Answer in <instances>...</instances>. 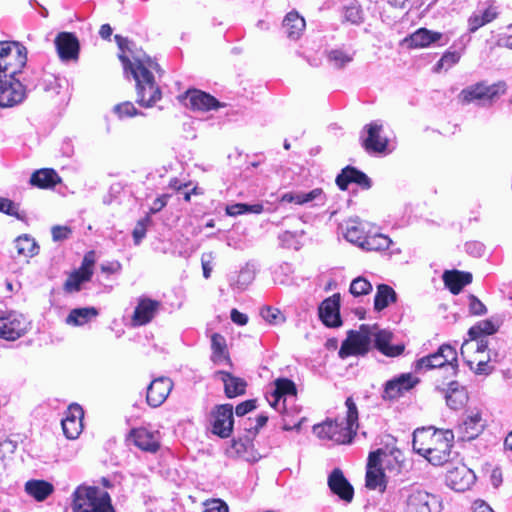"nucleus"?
<instances>
[{
    "label": "nucleus",
    "instance_id": "nucleus-43",
    "mask_svg": "<svg viewBox=\"0 0 512 512\" xmlns=\"http://www.w3.org/2000/svg\"><path fill=\"white\" fill-rule=\"evenodd\" d=\"M396 301L395 291L386 284H380L377 286V292L374 298V309L376 311H382L389 306L390 303Z\"/></svg>",
    "mask_w": 512,
    "mask_h": 512
},
{
    "label": "nucleus",
    "instance_id": "nucleus-58",
    "mask_svg": "<svg viewBox=\"0 0 512 512\" xmlns=\"http://www.w3.org/2000/svg\"><path fill=\"white\" fill-rule=\"evenodd\" d=\"M466 252L474 257H480L484 253V245L478 241H471L465 244Z\"/></svg>",
    "mask_w": 512,
    "mask_h": 512
},
{
    "label": "nucleus",
    "instance_id": "nucleus-55",
    "mask_svg": "<svg viewBox=\"0 0 512 512\" xmlns=\"http://www.w3.org/2000/svg\"><path fill=\"white\" fill-rule=\"evenodd\" d=\"M0 212L9 216H14L17 219H21L22 216L19 214V206L12 200L4 197H0Z\"/></svg>",
    "mask_w": 512,
    "mask_h": 512
},
{
    "label": "nucleus",
    "instance_id": "nucleus-29",
    "mask_svg": "<svg viewBox=\"0 0 512 512\" xmlns=\"http://www.w3.org/2000/svg\"><path fill=\"white\" fill-rule=\"evenodd\" d=\"M330 490L345 502H351L354 496V489L344 477L340 469H334L328 477Z\"/></svg>",
    "mask_w": 512,
    "mask_h": 512
},
{
    "label": "nucleus",
    "instance_id": "nucleus-36",
    "mask_svg": "<svg viewBox=\"0 0 512 512\" xmlns=\"http://www.w3.org/2000/svg\"><path fill=\"white\" fill-rule=\"evenodd\" d=\"M306 27L305 20L296 11L289 12L283 20V29L291 40H298Z\"/></svg>",
    "mask_w": 512,
    "mask_h": 512
},
{
    "label": "nucleus",
    "instance_id": "nucleus-28",
    "mask_svg": "<svg viewBox=\"0 0 512 512\" xmlns=\"http://www.w3.org/2000/svg\"><path fill=\"white\" fill-rule=\"evenodd\" d=\"M351 183H355L363 189L371 187V180L365 173L355 167L347 166L336 177V184L339 189L346 190Z\"/></svg>",
    "mask_w": 512,
    "mask_h": 512
},
{
    "label": "nucleus",
    "instance_id": "nucleus-62",
    "mask_svg": "<svg viewBox=\"0 0 512 512\" xmlns=\"http://www.w3.org/2000/svg\"><path fill=\"white\" fill-rule=\"evenodd\" d=\"M245 208H246V204H244V203L228 205L226 207V214L229 216L242 215V214H245Z\"/></svg>",
    "mask_w": 512,
    "mask_h": 512
},
{
    "label": "nucleus",
    "instance_id": "nucleus-54",
    "mask_svg": "<svg viewBox=\"0 0 512 512\" xmlns=\"http://www.w3.org/2000/svg\"><path fill=\"white\" fill-rule=\"evenodd\" d=\"M262 318L270 324H276L284 320V317L279 309L274 307H264L260 312Z\"/></svg>",
    "mask_w": 512,
    "mask_h": 512
},
{
    "label": "nucleus",
    "instance_id": "nucleus-40",
    "mask_svg": "<svg viewBox=\"0 0 512 512\" xmlns=\"http://www.w3.org/2000/svg\"><path fill=\"white\" fill-rule=\"evenodd\" d=\"M99 312L95 307L75 308L70 311L66 323L71 326H83L98 316Z\"/></svg>",
    "mask_w": 512,
    "mask_h": 512
},
{
    "label": "nucleus",
    "instance_id": "nucleus-33",
    "mask_svg": "<svg viewBox=\"0 0 512 512\" xmlns=\"http://www.w3.org/2000/svg\"><path fill=\"white\" fill-rule=\"evenodd\" d=\"M319 317L329 327L341 324L339 314V299L336 296L325 299L319 306Z\"/></svg>",
    "mask_w": 512,
    "mask_h": 512
},
{
    "label": "nucleus",
    "instance_id": "nucleus-17",
    "mask_svg": "<svg viewBox=\"0 0 512 512\" xmlns=\"http://www.w3.org/2000/svg\"><path fill=\"white\" fill-rule=\"evenodd\" d=\"M370 455H376L375 461L378 466L389 477H396L401 474L403 469L402 453L399 450H383L378 449L371 452Z\"/></svg>",
    "mask_w": 512,
    "mask_h": 512
},
{
    "label": "nucleus",
    "instance_id": "nucleus-16",
    "mask_svg": "<svg viewBox=\"0 0 512 512\" xmlns=\"http://www.w3.org/2000/svg\"><path fill=\"white\" fill-rule=\"evenodd\" d=\"M418 382L419 379L411 373L401 374L386 382L382 398L390 401L396 400L415 387Z\"/></svg>",
    "mask_w": 512,
    "mask_h": 512
},
{
    "label": "nucleus",
    "instance_id": "nucleus-15",
    "mask_svg": "<svg viewBox=\"0 0 512 512\" xmlns=\"http://www.w3.org/2000/svg\"><path fill=\"white\" fill-rule=\"evenodd\" d=\"M161 303L148 297H140L134 308L131 323L134 327L144 326L150 323L159 313Z\"/></svg>",
    "mask_w": 512,
    "mask_h": 512
},
{
    "label": "nucleus",
    "instance_id": "nucleus-53",
    "mask_svg": "<svg viewBox=\"0 0 512 512\" xmlns=\"http://www.w3.org/2000/svg\"><path fill=\"white\" fill-rule=\"evenodd\" d=\"M203 506V512H229L227 503L219 498L208 499L203 503Z\"/></svg>",
    "mask_w": 512,
    "mask_h": 512
},
{
    "label": "nucleus",
    "instance_id": "nucleus-22",
    "mask_svg": "<svg viewBox=\"0 0 512 512\" xmlns=\"http://www.w3.org/2000/svg\"><path fill=\"white\" fill-rule=\"evenodd\" d=\"M133 443L141 450L155 453L160 448V432L146 427L135 428L130 433Z\"/></svg>",
    "mask_w": 512,
    "mask_h": 512
},
{
    "label": "nucleus",
    "instance_id": "nucleus-23",
    "mask_svg": "<svg viewBox=\"0 0 512 512\" xmlns=\"http://www.w3.org/2000/svg\"><path fill=\"white\" fill-rule=\"evenodd\" d=\"M366 137L363 138V146L369 153H386L388 151V139L382 136V124L375 121L365 126Z\"/></svg>",
    "mask_w": 512,
    "mask_h": 512
},
{
    "label": "nucleus",
    "instance_id": "nucleus-31",
    "mask_svg": "<svg viewBox=\"0 0 512 512\" xmlns=\"http://www.w3.org/2000/svg\"><path fill=\"white\" fill-rule=\"evenodd\" d=\"M486 7L483 10L475 11L468 18V30L470 33H475L482 26L495 20L499 14V8L493 1L485 3Z\"/></svg>",
    "mask_w": 512,
    "mask_h": 512
},
{
    "label": "nucleus",
    "instance_id": "nucleus-4",
    "mask_svg": "<svg viewBox=\"0 0 512 512\" xmlns=\"http://www.w3.org/2000/svg\"><path fill=\"white\" fill-rule=\"evenodd\" d=\"M71 500L73 512H114L109 493L96 486L79 485Z\"/></svg>",
    "mask_w": 512,
    "mask_h": 512
},
{
    "label": "nucleus",
    "instance_id": "nucleus-50",
    "mask_svg": "<svg viewBox=\"0 0 512 512\" xmlns=\"http://www.w3.org/2000/svg\"><path fill=\"white\" fill-rule=\"evenodd\" d=\"M349 290L354 296L367 295L372 291V284L364 277H357L351 282Z\"/></svg>",
    "mask_w": 512,
    "mask_h": 512
},
{
    "label": "nucleus",
    "instance_id": "nucleus-25",
    "mask_svg": "<svg viewBox=\"0 0 512 512\" xmlns=\"http://www.w3.org/2000/svg\"><path fill=\"white\" fill-rule=\"evenodd\" d=\"M173 388L172 381L167 377H159L151 382L147 388L146 400L149 406H161Z\"/></svg>",
    "mask_w": 512,
    "mask_h": 512
},
{
    "label": "nucleus",
    "instance_id": "nucleus-30",
    "mask_svg": "<svg viewBox=\"0 0 512 512\" xmlns=\"http://www.w3.org/2000/svg\"><path fill=\"white\" fill-rule=\"evenodd\" d=\"M443 37L444 35L440 32H434L426 28H419L414 33L406 37L403 42L408 48H427L442 40Z\"/></svg>",
    "mask_w": 512,
    "mask_h": 512
},
{
    "label": "nucleus",
    "instance_id": "nucleus-39",
    "mask_svg": "<svg viewBox=\"0 0 512 512\" xmlns=\"http://www.w3.org/2000/svg\"><path fill=\"white\" fill-rule=\"evenodd\" d=\"M392 245L393 241L390 237L382 233H377L374 231L373 227L366 235V239L362 244L361 249L365 251H384L389 249Z\"/></svg>",
    "mask_w": 512,
    "mask_h": 512
},
{
    "label": "nucleus",
    "instance_id": "nucleus-5",
    "mask_svg": "<svg viewBox=\"0 0 512 512\" xmlns=\"http://www.w3.org/2000/svg\"><path fill=\"white\" fill-rule=\"evenodd\" d=\"M444 369L447 377H455L458 370L457 351L449 344L441 345L435 353L421 357L413 364L416 373L431 369Z\"/></svg>",
    "mask_w": 512,
    "mask_h": 512
},
{
    "label": "nucleus",
    "instance_id": "nucleus-51",
    "mask_svg": "<svg viewBox=\"0 0 512 512\" xmlns=\"http://www.w3.org/2000/svg\"><path fill=\"white\" fill-rule=\"evenodd\" d=\"M363 11L359 5L352 3L345 7L344 20L351 24L358 25L363 22Z\"/></svg>",
    "mask_w": 512,
    "mask_h": 512
},
{
    "label": "nucleus",
    "instance_id": "nucleus-1",
    "mask_svg": "<svg viewBox=\"0 0 512 512\" xmlns=\"http://www.w3.org/2000/svg\"><path fill=\"white\" fill-rule=\"evenodd\" d=\"M126 74L130 73L136 82L137 103L145 108L153 107L161 98L162 91L155 81L154 73L161 74L159 64L143 52L129 59L119 56Z\"/></svg>",
    "mask_w": 512,
    "mask_h": 512
},
{
    "label": "nucleus",
    "instance_id": "nucleus-63",
    "mask_svg": "<svg viewBox=\"0 0 512 512\" xmlns=\"http://www.w3.org/2000/svg\"><path fill=\"white\" fill-rule=\"evenodd\" d=\"M231 320L238 325H245L248 321L247 315L241 313L237 309H232L231 311Z\"/></svg>",
    "mask_w": 512,
    "mask_h": 512
},
{
    "label": "nucleus",
    "instance_id": "nucleus-9",
    "mask_svg": "<svg viewBox=\"0 0 512 512\" xmlns=\"http://www.w3.org/2000/svg\"><path fill=\"white\" fill-rule=\"evenodd\" d=\"M29 321L16 311H0V338L15 341L27 333Z\"/></svg>",
    "mask_w": 512,
    "mask_h": 512
},
{
    "label": "nucleus",
    "instance_id": "nucleus-14",
    "mask_svg": "<svg viewBox=\"0 0 512 512\" xmlns=\"http://www.w3.org/2000/svg\"><path fill=\"white\" fill-rule=\"evenodd\" d=\"M212 417V432L221 438L229 437L234 425L233 406L231 404L216 406Z\"/></svg>",
    "mask_w": 512,
    "mask_h": 512
},
{
    "label": "nucleus",
    "instance_id": "nucleus-19",
    "mask_svg": "<svg viewBox=\"0 0 512 512\" xmlns=\"http://www.w3.org/2000/svg\"><path fill=\"white\" fill-rule=\"evenodd\" d=\"M184 104L186 107L198 112H208L225 106V104L219 102L212 95L196 89L189 90L186 93Z\"/></svg>",
    "mask_w": 512,
    "mask_h": 512
},
{
    "label": "nucleus",
    "instance_id": "nucleus-34",
    "mask_svg": "<svg viewBox=\"0 0 512 512\" xmlns=\"http://www.w3.org/2000/svg\"><path fill=\"white\" fill-rule=\"evenodd\" d=\"M216 375L223 382L225 395L228 398H234L245 393L246 382L244 379L225 371H218Z\"/></svg>",
    "mask_w": 512,
    "mask_h": 512
},
{
    "label": "nucleus",
    "instance_id": "nucleus-57",
    "mask_svg": "<svg viewBox=\"0 0 512 512\" xmlns=\"http://www.w3.org/2000/svg\"><path fill=\"white\" fill-rule=\"evenodd\" d=\"M247 444L248 441L246 440H233L230 448L227 450V453L230 456H241L246 451Z\"/></svg>",
    "mask_w": 512,
    "mask_h": 512
},
{
    "label": "nucleus",
    "instance_id": "nucleus-8",
    "mask_svg": "<svg viewBox=\"0 0 512 512\" xmlns=\"http://www.w3.org/2000/svg\"><path fill=\"white\" fill-rule=\"evenodd\" d=\"M374 325H361L359 330L350 331L347 339L342 343L339 355L346 358L351 355L366 354L373 342Z\"/></svg>",
    "mask_w": 512,
    "mask_h": 512
},
{
    "label": "nucleus",
    "instance_id": "nucleus-37",
    "mask_svg": "<svg viewBox=\"0 0 512 512\" xmlns=\"http://www.w3.org/2000/svg\"><path fill=\"white\" fill-rule=\"evenodd\" d=\"M61 178L53 169L43 168L35 171L30 177V184L41 189H50L60 183Z\"/></svg>",
    "mask_w": 512,
    "mask_h": 512
},
{
    "label": "nucleus",
    "instance_id": "nucleus-24",
    "mask_svg": "<svg viewBox=\"0 0 512 512\" xmlns=\"http://www.w3.org/2000/svg\"><path fill=\"white\" fill-rule=\"evenodd\" d=\"M25 97L24 86L15 79L0 82V107H12L23 101Z\"/></svg>",
    "mask_w": 512,
    "mask_h": 512
},
{
    "label": "nucleus",
    "instance_id": "nucleus-47",
    "mask_svg": "<svg viewBox=\"0 0 512 512\" xmlns=\"http://www.w3.org/2000/svg\"><path fill=\"white\" fill-rule=\"evenodd\" d=\"M497 329V326L491 320H482L469 329L468 335L470 340L473 341L486 335H492L497 332Z\"/></svg>",
    "mask_w": 512,
    "mask_h": 512
},
{
    "label": "nucleus",
    "instance_id": "nucleus-20",
    "mask_svg": "<svg viewBox=\"0 0 512 512\" xmlns=\"http://www.w3.org/2000/svg\"><path fill=\"white\" fill-rule=\"evenodd\" d=\"M373 225L358 218L348 219L340 225V230L344 238L361 248Z\"/></svg>",
    "mask_w": 512,
    "mask_h": 512
},
{
    "label": "nucleus",
    "instance_id": "nucleus-18",
    "mask_svg": "<svg viewBox=\"0 0 512 512\" xmlns=\"http://www.w3.org/2000/svg\"><path fill=\"white\" fill-rule=\"evenodd\" d=\"M475 479L474 472L465 464H458L446 473L447 485L457 492L468 490L474 484Z\"/></svg>",
    "mask_w": 512,
    "mask_h": 512
},
{
    "label": "nucleus",
    "instance_id": "nucleus-49",
    "mask_svg": "<svg viewBox=\"0 0 512 512\" xmlns=\"http://www.w3.org/2000/svg\"><path fill=\"white\" fill-rule=\"evenodd\" d=\"M460 57V53L457 51L445 52L440 60L436 63L434 71L439 72L442 69L448 70L459 62Z\"/></svg>",
    "mask_w": 512,
    "mask_h": 512
},
{
    "label": "nucleus",
    "instance_id": "nucleus-10",
    "mask_svg": "<svg viewBox=\"0 0 512 512\" xmlns=\"http://www.w3.org/2000/svg\"><path fill=\"white\" fill-rule=\"evenodd\" d=\"M26 48L18 42H0V64L9 75L16 74L26 64Z\"/></svg>",
    "mask_w": 512,
    "mask_h": 512
},
{
    "label": "nucleus",
    "instance_id": "nucleus-38",
    "mask_svg": "<svg viewBox=\"0 0 512 512\" xmlns=\"http://www.w3.org/2000/svg\"><path fill=\"white\" fill-rule=\"evenodd\" d=\"M443 281L445 286L453 293L458 294L462 288L471 283L472 275L466 272L457 270L445 271L443 274Z\"/></svg>",
    "mask_w": 512,
    "mask_h": 512
},
{
    "label": "nucleus",
    "instance_id": "nucleus-6",
    "mask_svg": "<svg viewBox=\"0 0 512 512\" xmlns=\"http://www.w3.org/2000/svg\"><path fill=\"white\" fill-rule=\"evenodd\" d=\"M506 92V84L497 82L488 84L479 82L464 88L457 96L462 104L477 103L479 105H491L496 99Z\"/></svg>",
    "mask_w": 512,
    "mask_h": 512
},
{
    "label": "nucleus",
    "instance_id": "nucleus-42",
    "mask_svg": "<svg viewBox=\"0 0 512 512\" xmlns=\"http://www.w3.org/2000/svg\"><path fill=\"white\" fill-rule=\"evenodd\" d=\"M211 349V359L215 364L222 365L229 363L230 359L227 352L226 340L222 335L214 333L211 336Z\"/></svg>",
    "mask_w": 512,
    "mask_h": 512
},
{
    "label": "nucleus",
    "instance_id": "nucleus-35",
    "mask_svg": "<svg viewBox=\"0 0 512 512\" xmlns=\"http://www.w3.org/2000/svg\"><path fill=\"white\" fill-rule=\"evenodd\" d=\"M24 490L33 499L42 502L54 492V486L45 480L31 479L25 483Z\"/></svg>",
    "mask_w": 512,
    "mask_h": 512
},
{
    "label": "nucleus",
    "instance_id": "nucleus-3",
    "mask_svg": "<svg viewBox=\"0 0 512 512\" xmlns=\"http://www.w3.org/2000/svg\"><path fill=\"white\" fill-rule=\"evenodd\" d=\"M345 405L347 408L345 417H337L314 425L313 432L319 439L337 444L351 442L358 428V410L352 397L346 399Z\"/></svg>",
    "mask_w": 512,
    "mask_h": 512
},
{
    "label": "nucleus",
    "instance_id": "nucleus-48",
    "mask_svg": "<svg viewBox=\"0 0 512 512\" xmlns=\"http://www.w3.org/2000/svg\"><path fill=\"white\" fill-rule=\"evenodd\" d=\"M113 113L122 120L125 118L134 117L137 115H143L142 112L138 111L132 102H123L113 107Z\"/></svg>",
    "mask_w": 512,
    "mask_h": 512
},
{
    "label": "nucleus",
    "instance_id": "nucleus-56",
    "mask_svg": "<svg viewBox=\"0 0 512 512\" xmlns=\"http://www.w3.org/2000/svg\"><path fill=\"white\" fill-rule=\"evenodd\" d=\"M469 311L473 315H483L487 309L485 305L475 296H469Z\"/></svg>",
    "mask_w": 512,
    "mask_h": 512
},
{
    "label": "nucleus",
    "instance_id": "nucleus-45",
    "mask_svg": "<svg viewBox=\"0 0 512 512\" xmlns=\"http://www.w3.org/2000/svg\"><path fill=\"white\" fill-rule=\"evenodd\" d=\"M15 248L17 253L24 257H33L39 252V246L35 239L27 234L21 235L15 240Z\"/></svg>",
    "mask_w": 512,
    "mask_h": 512
},
{
    "label": "nucleus",
    "instance_id": "nucleus-13",
    "mask_svg": "<svg viewBox=\"0 0 512 512\" xmlns=\"http://www.w3.org/2000/svg\"><path fill=\"white\" fill-rule=\"evenodd\" d=\"M296 385L287 378H278L274 381V386L266 393V399L271 407L278 412H284L285 402L288 397H296Z\"/></svg>",
    "mask_w": 512,
    "mask_h": 512
},
{
    "label": "nucleus",
    "instance_id": "nucleus-2",
    "mask_svg": "<svg viewBox=\"0 0 512 512\" xmlns=\"http://www.w3.org/2000/svg\"><path fill=\"white\" fill-rule=\"evenodd\" d=\"M454 432L433 427L417 428L413 433V450L427 459L432 465L439 466L450 459Z\"/></svg>",
    "mask_w": 512,
    "mask_h": 512
},
{
    "label": "nucleus",
    "instance_id": "nucleus-52",
    "mask_svg": "<svg viewBox=\"0 0 512 512\" xmlns=\"http://www.w3.org/2000/svg\"><path fill=\"white\" fill-rule=\"evenodd\" d=\"M150 223H151V218L149 215L140 219L137 222V224L133 230V233H132L135 245H139L140 242L142 241V239L145 237L147 227Z\"/></svg>",
    "mask_w": 512,
    "mask_h": 512
},
{
    "label": "nucleus",
    "instance_id": "nucleus-64",
    "mask_svg": "<svg viewBox=\"0 0 512 512\" xmlns=\"http://www.w3.org/2000/svg\"><path fill=\"white\" fill-rule=\"evenodd\" d=\"M473 512H494L484 501H476L473 505Z\"/></svg>",
    "mask_w": 512,
    "mask_h": 512
},
{
    "label": "nucleus",
    "instance_id": "nucleus-26",
    "mask_svg": "<svg viewBox=\"0 0 512 512\" xmlns=\"http://www.w3.org/2000/svg\"><path fill=\"white\" fill-rule=\"evenodd\" d=\"M84 411L78 404H71L66 416L62 419L61 425L66 438L74 440L78 438L82 431V418Z\"/></svg>",
    "mask_w": 512,
    "mask_h": 512
},
{
    "label": "nucleus",
    "instance_id": "nucleus-32",
    "mask_svg": "<svg viewBox=\"0 0 512 512\" xmlns=\"http://www.w3.org/2000/svg\"><path fill=\"white\" fill-rule=\"evenodd\" d=\"M376 455H370L366 470V487L372 490L384 491L389 477L375 461Z\"/></svg>",
    "mask_w": 512,
    "mask_h": 512
},
{
    "label": "nucleus",
    "instance_id": "nucleus-7",
    "mask_svg": "<svg viewBox=\"0 0 512 512\" xmlns=\"http://www.w3.org/2000/svg\"><path fill=\"white\" fill-rule=\"evenodd\" d=\"M403 512H441L442 502L437 495L425 490L412 488L403 495Z\"/></svg>",
    "mask_w": 512,
    "mask_h": 512
},
{
    "label": "nucleus",
    "instance_id": "nucleus-59",
    "mask_svg": "<svg viewBox=\"0 0 512 512\" xmlns=\"http://www.w3.org/2000/svg\"><path fill=\"white\" fill-rule=\"evenodd\" d=\"M51 233L54 241H62L68 238L71 230L67 226H53Z\"/></svg>",
    "mask_w": 512,
    "mask_h": 512
},
{
    "label": "nucleus",
    "instance_id": "nucleus-11",
    "mask_svg": "<svg viewBox=\"0 0 512 512\" xmlns=\"http://www.w3.org/2000/svg\"><path fill=\"white\" fill-rule=\"evenodd\" d=\"M485 427L486 420L483 419L482 412L477 408L469 409L457 426L456 433L459 440L470 441L477 438Z\"/></svg>",
    "mask_w": 512,
    "mask_h": 512
},
{
    "label": "nucleus",
    "instance_id": "nucleus-41",
    "mask_svg": "<svg viewBox=\"0 0 512 512\" xmlns=\"http://www.w3.org/2000/svg\"><path fill=\"white\" fill-rule=\"evenodd\" d=\"M445 399L447 405L454 410L462 407L466 401V394L457 381L451 380L447 383L445 389Z\"/></svg>",
    "mask_w": 512,
    "mask_h": 512
},
{
    "label": "nucleus",
    "instance_id": "nucleus-12",
    "mask_svg": "<svg viewBox=\"0 0 512 512\" xmlns=\"http://www.w3.org/2000/svg\"><path fill=\"white\" fill-rule=\"evenodd\" d=\"M94 263V253H87L82 260L81 266L68 275L63 284L64 291L69 294L79 292L82 286L91 280Z\"/></svg>",
    "mask_w": 512,
    "mask_h": 512
},
{
    "label": "nucleus",
    "instance_id": "nucleus-44",
    "mask_svg": "<svg viewBox=\"0 0 512 512\" xmlns=\"http://www.w3.org/2000/svg\"><path fill=\"white\" fill-rule=\"evenodd\" d=\"M355 52L351 49L336 48L328 52L329 63L336 68H343L353 61Z\"/></svg>",
    "mask_w": 512,
    "mask_h": 512
},
{
    "label": "nucleus",
    "instance_id": "nucleus-21",
    "mask_svg": "<svg viewBox=\"0 0 512 512\" xmlns=\"http://www.w3.org/2000/svg\"><path fill=\"white\" fill-rule=\"evenodd\" d=\"M393 333L386 329H380L374 325L373 342L375 348L387 357H397L404 352L405 345L403 343L392 344Z\"/></svg>",
    "mask_w": 512,
    "mask_h": 512
},
{
    "label": "nucleus",
    "instance_id": "nucleus-27",
    "mask_svg": "<svg viewBox=\"0 0 512 512\" xmlns=\"http://www.w3.org/2000/svg\"><path fill=\"white\" fill-rule=\"evenodd\" d=\"M55 46L62 61L76 60L79 53V42L69 32H61L56 36Z\"/></svg>",
    "mask_w": 512,
    "mask_h": 512
},
{
    "label": "nucleus",
    "instance_id": "nucleus-60",
    "mask_svg": "<svg viewBox=\"0 0 512 512\" xmlns=\"http://www.w3.org/2000/svg\"><path fill=\"white\" fill-rule=\"evenodd\" d=\"M255 408H256L255 401L247 400V401H244L236 406L235 413L237 416H244L248 412L252 411Z\"/></svg>",
    "mask_w": 512,
    "mask_h": 512
},
{
    "label": "nucleus",
    "instance_id": "nucleus-46",
    "mask_svg": "<svg viewBox=\"0 0 512 512\" xmlns=\"http://www.w3.org/2000/svg\"><path fill=\"white\" fill-rule=\"evenodd\" d=\"M324 193L321 188H315L309 192L295 191L293 203L297 205H305L311 202L324 203Z\"/></svg>",
    "mask_w": 512,
    "mask_h": 512
},
{
    "label": "nucleus",
    "instance_id": "nucleus-61",
    "mask_svg": "<svg viewBox=\"0 0 512 512\" xmlns=\"http://www.w3.org/2000/svg\"><path fill=\"white\" fill-rule=\"evenodd\" d=\"M168 198H169V195H166V194L157 197L153 201V203L149 209V213L155 214V213L161 211L166 206Z\"/></svg>",
    "mask_w": 512,
    "mask_h": 512
}]
</instances>
